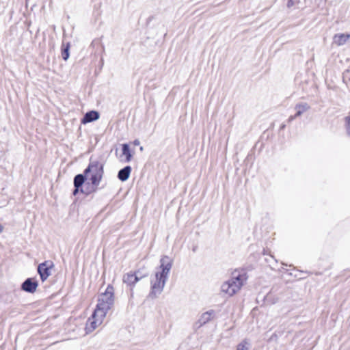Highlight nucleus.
<instances>
[{"instance_id":"obj_1","label":"nucleus","mask_w":350,"mask_h":350,"mask_svg":"<svg viewBox=\"0 0 350 350\" xmlns=\"http://www.w3.org/2000/svg\"><path fill=\"white\" fill-rule=\"evenodd\" d=\"M172 267V260L169 256H164L160 259V266L155 273L154 278L150 281V297L155 298L162 293Z\"/></svg>"},{"instance_id":"obj_2","label":"nucleus","mask_w":350,"mask_h":350,"mask_svg":"<svg viewBox=\"0 0 350 350\" xmlns=\"http://www.w3.org/2000/svg\"><path fill=\"white\" fill-rule=\"evenodd\" d=\"M247 280V275L243 270H234L230 278L223 282L221 291L229 297L237 294Z\"/></svg>"},{"instance_id":"obj_3","label":"nucleus","mask_w":350,"mask_h":350,"mask_svg":"<svg viewBox=\"0 0 350 350\" xmlns=\"http://www.w3.org/2000/svg\"><path fill=\"white\" fill-rule=\"evenodd\" d=\"M114 289L109 285L105 293H101L98 299V303L94 310L95 315L106 317L107 312L111 309L114 303Z\"/></svg>"},{"instance_id":"obj_4","label":"nucleus","mask_w":350,"mask_h":350,"mask_svg":"<svg viewBox=\"0 0 350 350\" xmlns=\"http://www.w3.org/2000/svg\"><path fill=\"white\" fill-rule=\"evenodd\" d=\"M103 165L98 161H90L89 165L84 170V174L89 178L94 188H96L100 184L103 175Z\"/></svg>"},{"instance_id":"obj_5","label":"nucleus","mask_w":350,"mask_h":350,"mask_svg":"<svg viewBox=\"0 0 350 350\" xmlns=\"http://www.w3.org/2000/svg\"><path fill=\"white\" fill-rule=\"evenodd\" d=\"M104 319V317H100V316L95 315V312L94 311L91 317H90L87 321L85 325L86 334H90L96 329V328L102 324Z\"/></svg>"},{"instance_id":"obj_6","label":"nucleus","mask_w":350,"mask_h":350,"mask_svg":"<svg viewBox=\"0 0 350 350\" xmlns=\"http://www.w3.org/2000/svg\"><path fill=\"white\" fill-rule=\"evenodd\" d=\"M53 263L50 261H44L38 266V273L40 275L42 282H44L51 275V269Z\"/></svg>"},{"instance_id":"obj_7","label":"nucleus","mask_w":350,"mask_h":350,"mask_svg":"<svg viewBox=\"0 0 350 350\" xmlns=\"http://www.w3.org/2000/svg\"><path fill=\"white\" fill-rule=\"evenodd\" d=\"M215 312L213 310H210L201 314L198 321L195 323L196 328H200L206 323L209 322L215 317Z\"/></svg>"},{"instance_id":"obj_8","label":"nucleus","mask_w":350,"mask_h":350,"mask_svg":"<svg viewBox=\"0 0 350 350\" xmlns=\"http://www.w3.org/2000/svg\"><path fill=\"white\" fill-rule=\"evenodd\" d=\"M146 275H139V271L135 273L132 272L127 273L123 276V282L130 286H133L141 278L145 277Z\"/></svg>"},{"instance_id":"obj_9","label":"nucleus","mask_w":350,"mask_h":350,"mask_svg":"<svg viewBox=\"0 0 350 350\" xmlns=\"http://www.w3.org/2000/svg\"><path fill=\"white\" fill-rule=\"evenodd\" d=\"M310 109V105L307 103H299L295 106L296 113L294 116H291L288 122H291L297 117L301 116L304 113L306 112Z\"/></svg>"},{"instance_id":"obj_10","label":"nucleus","mask_w":350,"mask_h":350,"mask_svg":"<svg viewBox=\"0 0 350 350\" xmlns=\"http://www.w3.org/2000/svg\"><path fill=\"white\" fill-rule=\"evenodd\" d=\"M38 286V282L33 278L26 279L21 285V288L25 292L33 293Z\"/></svg>"},{"instance_id":"obj_11","label":"nucleus","mask_w":350,"mask_h":350,"mask_svg":"<svg viewBox=\"0 0 350 350\" xmlns=\"http://www.w3.org/2000/svg\"><path fill=\"white\" fill-rule=\"evenodd\" d=\"M132 158L133 153L130 150L129 144H123L122 145V154L120 156V160L129 163L131 161Z\"/></svg>"},{"instance_id":"obj_12","label":"nucleus","mask_w":350,"mask_h":350,"mask_svg":"<svg viewBox=\"0 0 350 350\" xmlns=\"http://www.w3.org/2000/svg\"><path fill=\"white\" fill-rule=\"evenodd\" d=\"M349 38L350 34L337 33L333 37V43L337 46H342Z\"/></svg>"},{"instance_id":"obj_13","label":"nucleus","mask_w":350,"mask_h":350,"mask_svg":"<svg viewBox=\"0 0 350 350\" xmlns=\"http://www.w3.org/2000/svg\"><path fill=\"white\" fill-rule=\"evenodd\" d=\"M131 167L129 165L125 166L124 168L121 169L118 173V178L121 181H126L129 178L130 174L131 172Z\"/></svg>"},{"instance_id":"obj_14","label":"nucleus","mask_w":350,"mask_h":350,"mask_svg":"<svg viewBox=\"0 0 350 350\" xmlns=\"http://www.w3.org/2000/svg\"><path fill=\"white\" fill-rule=\"evenodd\" d=\"M99 118V114L96 111H90L87 112L83 118L82 123H88L92 121L98 120Z\"/></svg>"},{"instance_id":"obj_15","label":"nucleus","mask_w":350,"mask_h":350,"mask_svg":"<svg viewBox=\"0 0 350 350\" xmlns=\"http://www.w3.org/2000/svg\"><path fill=\"white\" fill-rule=\"evenodd\" d=\"M87 177L85 176V174H77V176H75V177L74 178V186L75 187H81V188H83L82 187V185L85 182V179Z\"/></svg>"},{"instance_id":"obj_16","label":"nucleus","mask_w":350,"mask_h":350,"mask_svg":"<svg viewBox=\"0 0 350 350\" xmlns=\"http://www.w3.org/2000/svg\"><path fill=\"white\" fill-rule=\"evenodd\" d=\"M79 191L81 193H85L86 195H88L90 193L95 191H96V188H94L93 187H91V189L90 190H85L83 188L75 187V189H74L73 193H72L73 195L76 196L79 193Z\"/></svg>"},{"instance_id":"obj_17","label":"nucleus","mask_w":350,"mask_h":350,"mask_svg":"<svg viewBox=\"0 0 350 350\" xmlns=\"http://www.w3.org/2000/svg\"><path fill=\"white\" fill-rule=\"evenodd\" d=\"M265 300L267 303L274 304L278 301V298L273 297V292L271 291L265 297Z\"/></svg>"},{"instance_id":"obj_18","label":"nucleus","mask_w":350,"mask_h":350,"mask_svg":"<svg viewBox=\"0 0 350 350\" xmlns=\"http://www.w3.org/2000/svg\"><path fill=\"white\" fill-rule=\"evenodd\" d=\"M250 343L247 340H244L237 345V350H249Z\"/></svg>"},{"instance_id":"obj_19","label":"nucleus","mask_w":350,"mask_h":350,"mask_svg":"<svg viewBox=\"0 0 350 350\" xmlns=\"http://www.w3.org/2000/svg\"><path fill=\"white\" fill-rule=\"evenodd\" d=\"M69 49L70 44L68 43L62 50V56L64 60H67L69 57Z\"/></svg>"},{"instance_id":"obj_20","label":"nucleus","mask_w":350,"mask_h":350,"mask_svg":"<svg viewBox=\"0 0 350 350\" xmlns=\"http://www.w3.org/2000/svg\"><path fill=\"white\" fill-rule=\"evenodd\" d=\"M345 122L347 134L349 137H350V116L345 118Z\"/></svg>"},{"instance_id":"obj_21","label":"nucleus","mask_w":350,"mask_h":350,"mask_svg":"<svg viewBox=\"0 0 350 350\" xmlns=\"http://www.w3.org/2000/svg\"><path fill=\"white\" fill-rule=\"evenodd\" d=\"M293 5V0H288V2H287V7L288 8H291Z\"/></svg>"},{"instance_id":"obj_22","label":"nucleus","mask_w":350,"mask_h":350,"mask_svg":"<svg viewBox=\"0 0 350 350\" xmlns=\"http://www.w3.org/2000/svg\"><path fill=\"white\" fill-rule=\"evenodd\" d=\"M133 144H134L135 146H138V145H139L140 142H139V139H135V140L133 141Z\"/></svg>"},{"instance_id":"obj_23","label":"nucleus","mask_w":350,"mask_h":350,"mask_svg":"<svg viewBox=\"0 0 350 350\" xmlns=\"http://www.w3.org/2000/svg\"><path fill=\"white\" fill-rule=\"evenodd\" d=\"M284 128H285V125H284V124H282V125L281 126V129H284Z\"/></svg>"},{"instance_id":"obj_24","label":"nucleus","mask_w":350,"mask_h":350,"mask_svg":"<svg viewBox=\"0 0 350 350\" xmlns=\"http://www.w3.org/2000/svg\"><path fill=\"white\" fill-rule=\"evenodd\" d=\"M139 149H140L141 151H143V150H144L143 146H141Z\"/></svg>"}]
</instances>
